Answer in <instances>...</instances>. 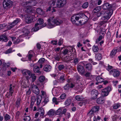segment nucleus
Segmentation results:
<instances>
[{
  "mask_svg": "<svg viewBox=\"0 0 121 121\" xmlns=\"http://www.w3.org/2000/svg\"><path fill=\"white\" fill-rule=\"evenodd\" d=\"M48 24L50 26L59 25L63 22L61 19L59 18H55L54 17H50L48 19Z\"/></svg>",
  "mask_w": 121,
  "mask_h": 121,
  "instance_id": "1",
  "label": "nucleus"
},
{
  "mask_svg": "<svg viewBox=\"0 0 121 121\" xmlns=\"http://www.w3.org/2000/svg\"><path fill=\"white\" fill-rule=\"evenodd\" d=\"M43 22V19L39 18L37 21V23L35 24V27L33 28L32 31H37L39 29L45 26L46 25V24L44 23L42 25Z\"/></svg>",
  "mask_w": 121,
  "mask_h": 121,
  "instance_id": "2",
  "label": "nucleus"
},
{
  "mask_svg": "<svg viewBox=\"0 0 121 121\" xmlns=\"http://www.w3.org/2000/svg\"><path fill=\"white\" fill-rule=\"evenodd\" d=\"M35 14L34 13H32L31 12L30 13H28L25 15V21L28 23H30L33 21V19L35 17Z\"/></svg>",
  "mask_w": 121,
  "mask_h": 121,
  "instance_id": "3",
  "label": "nucleus"
},
{
  "mask_svg": "<svg viewBox=\"0 0 121 121\" xmlns=\"http://www.w3.org/2000/svg\"><path fill=\"white\" fill-rule=\"evenodd\" d=\"M13 4V1L10 0H4L3 3L4 8L8 9L11 7Z\"/></svg>",
  "mask_w": 121,
  "mask_h": 121,
  "instance_id": "4",
  "label": "nucleus"
},
{
  "mask_svg": "<svg viewBox=\"0 0 121 121\" xmlns=\"http://www.w3.org/2000/svg\"><path fill=\"white\" fill-rule=\"evenodd\" d=\"M113 13V10L112 9L108 10L105 13V15L101 18V19L103 20L106 19L107 20L109 19Z\"/></svg>",
  "mask_w": 121,
  "mask_h": 121,
  "instance_id": "5",
  "label": "nucleus"
},
{
  "mask_svg": "<svg viewBox=\"0 0 121 121\" xmlns=\"http://www.w3.org/2000/svg\"><path fill=\"white\" fill-rule=\"evenodd\" d=\"M73 48L71 46L68 47L67 48L63 50L62 52L63 54L65 55L67 54L68 55H71L72 54V52L73 51Z\"/></svg>",
  "mask_w": 121,
  "mask_h": 121,
  "instance_id": "6",
  "label": "nucleus"
},
{
  "mask_svg": "<svg viewBox=\"0 0 121 121\" xmlns=\"http://www.w3.org/2000/svg\"><path fill=\"white\" fill-rule=\"evenodd\" d=\"M22 71L24 76L27 79L29 80V77H30V76L31 73V72L27 69H23Z\"/></svg>",
  "mask_w": 121,
  "mask_h": 121,
  "instance_id": "7",
  "label": "nucleus"
},
{
  "mask_svg": "<svg viewBox=\"0 0 121 121\" xmlns=\"http://www.w3.org/2000/svg\"><path fill=\"white\" fill-rule=\"evenodd\" d=\"M120 72L117 69H112L109 72L110 74L112 75L115 78L118 77L120 74Z\"/></svg>",
  "mask_w": 121,
  "mask_h": 121,
  "instance_id": "8",
  "label": "nucleus"
},
{
  "mask_svg": "<svg viewBox=\"0 0 121 121\" xmlns=\"http://www.w3.org/2000/svg\"><path fill=\"white\" fill-rule=\"evenodd\" d=\"M99 94L98 91L96 90H93L91 91V95L92 98L93 99H96Z\"/></svg>",
  "mask_w": 121,
  "mask_h": 121,
  "instance_id": "9",
  "label": "nucleus"
},
{
  "mask_svg": "<svg viewBox=\"0 0 121 121\" xmlns=\"http://www.w3.org/2000/svg\"><path fill=\"white\" fill-rule=\"evenodd\" d=\"M111 90V88L109 86H108L107 87L103 89L102 90L103 95L104 96H107Z\"/></svg>",
  "mask_w": 121,
  "mask_h": 121,
  "instance_id": "10",
  "label": "nucleus"
},
{
  "mask_svg": "<svg viewBox=\"0 0 121 121\" xmlns=\"http://www.w3.org/2000/svg\"><path fill=\"white\" fill-rule=\"evenodd\" d=\"M31 88L32 92L35 94L38 95L39 93V90L37 86L35 85H32Z\"/></svg>",
  "mask_w": 121,
  "mask_h": 121,
  "instance_id": "11",
  "label": "nucleus"
},
{
  "mask_svg": "<svg viewBox=\"0 0 121 121\" xmlns=\"http://www.w3.org/2000/svg\"><path fill=\"white\" fill-rule=\"evenodd\" d=\"M34 3V1L32 0L28 1V2H24L22 3V5L24 7H28L34 6V5L32 3Z\"/></svg>",
  "mask_w": 121,
  "mask_h": 121,
  "instance_id": "12",
  "label": "nucleus"
},
{
  "mask_svg": "<svg viewBox=\"0 0 121 121\" xmlns=\"http://www.w3.org/2000/svg\"><path fill=\"white\" fill-rule=\"evenodd\" d=\"M73 55H68L67 56H64L63 57V59L64 61L65 62H67L71 60H72L73 59Z\"/></svg>",
  "mask_w": 121,
  "mask_h": 121,
  "instance_id": "13",
  "label": "nucleus"
},
{
  "mask_svg": "<svg viewBox=\"0 0 121 121\" xmlns=\"http://www.w3.org/2000/svg\"><path fill=\"white\" fill-rule=\"evenodd\" d=\"M77 69L78 71L82 74H83L85 72V69L83 67L80 65H78L77 66Z\"/></svg>",
  "mask_w": 121,
  "mask_h": 121,
  "instance_id": "14",
  "label": "nucleus"
},
{
  "mask_svg": "<svg viewBox=\"0 0 121 121\" xmlns=\"http://www.w3.org/2000/svg\"><path fill=\"white\" fill-rule=\"evenodd\" d=\"M102 8L104 10L108 9V10H109L112 9L111 5L108 3H104L103 6Z\"/></svg>",
  "mask_w": 121,
  "mask_h": 121,
  "instance_id": "15",
  "label": "nucleus"
},
{
  "mask_svg": "<svg viewBox=\"0 0 121 121\" xmlns=\"http://www.w3.org/2000/svg\"><path fill=\"white\" fill-rule=\"evenodd\" d=\"M74 86V84L70 83H68L64 86V89L66 90H68L70 88H72Z\"/></svg>",
  "mask_w": 121,
  "mask_h": 121,
  "instance_id": "16",
  "label": "nucleus"
},
{
  "mask_svg": "<svg viewBox=\"0 0 121 121\" xmlns=\"http://www.w3.org/2000/svg\"><path fill=\"white\" fill-rule=\"evenodd\" d=\"M52 67L50 65H46L43 68V70L46 72H48L52 69Z\"/></svg>",
  "mask_w": 121,
  "mask_h": 121,
  "instance_id": "17",
  "label": "nucleus"
},
{
  "mask_svg": "<svg viewBox=\"0 0 121 121\" xmlns=\"http://www.w3.org/2000/svg\"><path fill=\"white\" fill-rule=\"evenodd\" d=\"M36 98L34 96H32L31 98V102L30 104V108L31 109L33 108V106L34 105V103L36 100Z\"/></svg>",
  "mask_w": 121,
  "mask_h": 121,
  "instance_id": "18",
  "label": "nucleus"
},
{
  "mask_svg": "<svg viewBox=\"0 0 121 121\" xmlns=\"http://www.w3.org/2000/svg\"><path fill=\"white\" fill-rule=\"evenodd\" d=\"M76 89L78 92L81 93L82 91V85H79L78 84H76Z\"/></svg>",
  "mask_w": 121,
  "mask_h": 121,
  "instance_id": "19",
  "label": "nucleus"
},
{
  "mask_svg": "<svg viewBox=\"0 0 121 121\" xmlns=\"http://www.w3.org/2000/svg\"><path fill=\"white\" fill-rule=\"evenodd\" d=\"M79 17L75 15L72 16L71 17V20L73 23H74L76 21H77L79 20Z\"/></svg>",
  "mask_w": 121,
  "mask_h": 121,
  "instance_id": "20",
  "label": "nucleus"
},
{
  "mask_svg": "<svg viewBox=\"0 0 121 121\" xmlns=\"http://www.w3.org/2000/svg\"><path fill=\"white\" fill-rule=\"evenodd\" d=\"M39 67L38 66H35L33 69V71L34 72L39 74H40L41 73V72L39 71Z\"/></svg>",
  "mask_w": 121,
  "mask_h": 121,
  "instance_id": "21",
  "label": "nucleus"
},
{
  "mask_svg": "<svg viewBox=\"0 0 121 121\" xmlns=\"http://www.w3.org/2000/svg\"><path fill=\"white\" fill-rule=\"evenodd\" d=\"M30 77L29 79L31 80L32 82L35 81L36 79V76L34 73H31Z\"/></svg>",
  "mask_w": 121,
  "mask_h": 121,
  "instance_id": "22",
  "label": "nucleus"
},
{
  "mask_svg": "<svg viewBox=\"0 0 121 121\" xmlns=\"http://www.w3.org/2000/svg\"><path fill=\"white\" fill-rule=\"evenodd\" d=\"M104 98L102 97H100L97 99L96 102L97 104H100L104 102Z\"/></svg>",
  "mask_w": 121,
  "mask_h": 121,
  "instance_id": "23",
  "label": "nucleus"
},
{
  "mask_svg": "<svg viewBox=\"0 0 121 121\" xmlns=\"http://www.w3.org/2000/svg\"><path fill=\"white\" fill-rule=\"evenodd\" d=\"M86 68L88 70L91 71L92 69V64L90 63L86 64L85 65Z\"/></svg>",
  "mask_w": 121,
  "mask_h": 121,
  "instance_id": "24",
  "label": "nucleus"
},
{
  "mask_svg": "<svg viewBox=\"0 0 121 121\" xmlns=\"http://www.w3.org/2000/svg\"><path fill=\"white\" fill-rule=\"evenodd\" d=\"M77 15H79L80 17L82 18H85L86 20V21H87L88 20V18L87 16L85 15L83 13L79 12L78 14Z\"/></svg>",
  "mask_w": 121,
  "mask_h": 121,
  "instance_id": "25",
  "label": "nucleus"
},
{
  "mask_svg": "<svg viewBox=\"0 0 121 121\" xmlns=\"http://www.w3.org/2000/svg\"><path fill=\"white\" fill-rule=\"evenodd\" d=\"M102 55L100 53H96L95 55V58L97 60H100L102 58Z\"/></svg>",
  "mask_w": 121,
  "mask_h": 121,
  "instance_id": "26",
  "label": "nucleus"
},
{
  "mask_svg": "<svg viewBox=\"0 0 121 121\" xmlns=\"http://www.w3.org/2000/svg\"><path fill=\"white\" fill-rule=\"evenodd\" d=\"M96 81L99 83L102 82L104 80L103 79L99 76H97L96 78Z\"/></svg>",
  "mask_w": 121,
  "mask_h": 121,
  "instance_id": "27",
  "label": "nucleus"
},
{
  "mask_svg": "<svg viewBox=\"0 0 121 121\" xmlns=\"http://www.w3.org/2000/svg\"><path fill=\"white\" fill-rule=\"evenodd\" d=\"M101 6H98L96 7L93 10V12L94 13H97L99 12L101 9Z\"/></svg>",
  "mask_w": 121,
  "mask_h": 121,
  "instance_id": "28",
  "label": "nucleus"
},
{
  "mask_svg": "<svg viewBox=\"0 0 121 121\" xmlns=\"http://www.w3.org/2000/svg\"><path fill=\"white\" fill-rule=\"evenodd\" d=\"M36 11L38 14L40 15H43L44 14V12L43 10L39 8L37 9H36Z\"/></svg>",
  "mask_w": 121,
  "mask_h": 121,
  "instance_id": "29",
  "label": "nucleus"
},
{
  "mask_svg": "<svg viewBox=\"0 0 121 121\" xmlns=\"http://www.w3.org/2000/svg\"><path fill=\"white\" fill-rule=\"evenodd\" d=\"M39 112L40 113V115L41 116L44 115L45 113L42 107H40V108H39Z\"/></svg>",
  "mask_w": 121,
  "mask_h": 121,
  "instance_id": "30",
  "label": "nucleus"
},
{
  "mask_svg": "<svg viewBox=\"0 0 121 121\" xmlns=\"http://www.w3.org/2000/svg\"><path fill=\"white\" fill-rule=\"evenodd\" d=\"M117 51L116 49L112 50L110 54V57L112 58L114 56H115Z\"/></svg>",
  "mask_w": 121,
  "mask_h": 121,
  "instance_id": "31",
  "label": "nucleus"
},
{
  "mask_svg": "<svg viewBox=\"0 0 121 121\" xmlns=\"http://www.w3.org/2000/svg\"><path fill=\"white\" fill-rule=\"evenodd\" d=\"M91 109L94 112H95L99 111V106H94Z\"/></svg>",
  "mask_w": 121,
  "mask_h": 121,
  "instance_id": "32",
  "label": "nucleus"
},
{
  "mask_svg": "<svg viewBox=\"0 0 121 121\" xmlns=\"http://www.w3.org/2000/svg\"><path fill=\"white\" fill-rule=\"evenodd\" d=\"M60 2L61 8L65 6L66 3V0H60Z\"/></svg>",
  "mask_w": 121,
  "mask_h": 121,
  "instance_id": "33",
  "label": "nucleus"
},
{
  "mask_svg": "<svg viewBox=\"0 0 121 121\" xmlns=\"http://www.w3.org/2000/svg\"><path fill=\"white\" fill-rule=\"evenodd\" d=\"M14 26V25L12 23L9 24L7 25V24L6 28L8 30H9Z\"/></svg>",
  "mask_w": 121,
  "mask_h": 121,
  "instance_id": "34",
  "label": "nucleus"
},
{
  "mask_svg": "<svg viewBox=\"0 0 121 121\" xmlns=\"http://www.w3.org/2000/svg\"><path fill=\"white\" fill-rule=\"evenodd\" d=\"M62 109L61 108H59L56 111V114L57 115H59L61 116L62 115Z\"/></svg>",
  "mask_w": 121,
  "mask_h": 121,
  "instance_id": "35",
  "label": "nucleus"
},
{
  "mask_svg": "<svg viewBox=\"0 0 121 121\" xmlns=\"http://www.w3.org/2000/svg\"><path fill=\"white\" fill-rule=\"evenodd\" d=\"M41 99L42 98L40 96H38L37 100V105H39L41 102Z\"/></svg>",
  "mask_w": 121,
  "mask_h": 121,
  "instance_id": "36",
  "label": "nucleus"
},
{
  "mask_svg": "<svg viewBox=\"0 0 121 121\" xmlns=\"http://www.w3.org/2000/svg\"><path fill=\"white\" fill-rule=\"evenodd\" d=\"M21 100V99L19 98L17 99L16 102V106L17 108H18L19 107Z\"/></svg>",
  "mask_w": 121,
  "mask_h": 121,
  "instance_id": "37",
  "label": "nucleus"
},
{
  "mask_svg": "<svg viewBox=\"0 0 121 121\" xmlns=\"http://www.w3.org/2000/svg\"><path fill=\"white\" fill-rule=\"evenodd\" d=\"M15 86H13L12 84H10V85L9 88V91L10 92H14V89Z\"/></svg>",
  "mask_w": 121,
  "mask_h": 121,
  "instance_id": "38",
  "label": "nucleus"
},
{
  "mask_svg": "<svg viewBox=\"0 0 121 121\" xmlns=\"http://www.w3.org/2000/svg\"><path fill=\"white\" fill-rule=\"evenodd\" d=\"M71 103V100L68 99L66 100L65 102V104L67 106H69L70 105Z\"/></svg>",
  "mask_w": 121,
  "mask_h": 121,
  "instance_id": "39",
  "label": "nucleus"
},
{
  "mask_svg": "<svg viewBox=\"0 0 121 121\" xmlns=\"http://www.w3.org/2000/svg\"><path fill=\"white\" fill-rule=\"evenodd\" d=\"M55 113L54 111L53 110H51L48 112V114L49 116H52Z\"/></svg>",
  "mask_w": 121,
  "mask_h": 121,
  "instance_id": "40",
  "label": "nucleus"
},
{
  "mask_svg": "<svg viewBox=\"0 0 121 121\" xmlns=\"http://www.w3.org/2000/svg\"><path fill=\"white\" fill-rule=\"evenodd\" d=\"M56 2V0H53L49 2V4L51 5V6L52 7L55 5Z\"/></svg>",
  "mask_w": 121,
  "mask_h": 121,
  "instance_id": "41",
  "label": "nucleus"
},
{
  "mask_svg": "<svg viewBox=\"0 0 121 121\" xmlns=\"http://www.w3.org/2000/svg\"><path fill=\"white\" fill-rule=\"evenodd\" d=\"M20 21V20L19 19L17 18L12 23L15 26L16 24Z\"/></svg>",
  "mask_w": 121,
  "mask_h": 121,
  "instance_id": "42",
  "label": "nucleus"
},
{
  "mask_svg": "<svg viewBox=\"0 0 121 121\" xmlns=\"http://www.w3.org/2000/svg\"><path fill=\"white\" fill-rule=\"evenodd\" d=\"M93 51L94 52H97L99 50L97 46H94L92 48Z\"/></svg>",
  "mask_w": 121,
  "mask_h": 121,
  "instance_id": "43",
  "label": "nucleus"
},
{
  "mask_svg": "<svg viewBox=\"0 0 121 121\" xmlns=\"http://www.w3.org/2000/svg\"><path fill=\"white\" fill-rule=\"evenodd\" d=\"M58 89L57 88H56L55 89H54L52 90V92L56 95H58L59 94V92L58 90Z\"/></svg>",
  "mask_w": 121,
  "mask_h": 121,
  "instance_id": "44",
  "label": "nucleus"
},
{
  "mask_svg": "<svg viewBox=\"0 0 121 121\" xmlns=\"http://www.w3.org/2000/svg\"><path fill=\"white\" fill-rule=\"evenodd\" d=\"M80 60L79 59L76 58L74 59L73 61V63L76 65L77 64L79 61Z\"/></svg>",
  "mask_w": 121,
  "mask_h": 121,
  "instance_id": "45",
  "label": "nucleus"
},
{
  "mask_svg": "<svg viewBox=\"0 0 121 121\" xmlns=\"http://www.w3.org/2000/svg\"><path fill=\"white\" fill-rule=\"evenodd\" d=\"M65 80L64 76L63 75L61 76L60 78V82L63 83Z\"/></svg>",
  "mask_w": 121,
  "mask_h": 121,
  "instance_id": "46",
  "label": "nucleus"
},
{
  "mask_svg": "<svg viewBox=\"0 0 121 121\" xmlns=\"http://www.w3.org/2000/svg\"><path fill=\"white\" fill-rule=\"evenodd\" d=\"M120 104L119 103L115 104L113 105V108L114 109H117L120 107Z\"/></svg>",
  "mask_w": 121,
  "mask_h": 121,
  "instance_id": "47",
  "label": "nucleus"
},
{
  "mask_svg": "<svg viewBox=\"0 0 121 121\" xmlns=\"http://www.w3.org/2000/svg\"><path fill=\"white\" fill-rule=\"evenodd\" d=\"M88 2H85L83 4L82 7L83 8H86L88 6Z\"/></svg>",
  "mask_w": 121,
  "mask_h": 121,
  "instance_id": "48",
  "label": "nucleus"
},
{
  "mask_svg": "<svg viewBox=\"0 0 121 121\" xmlns=\"http://www.w3.org/2000/svg\"><path fill=\"white\" fill-rule=\"evenodd\" d=\"M30 119V118L29 116H27L24 117L23 120L25 121H29Z\"/></svg>",
  "mask_w": 121,
  "mask_h": 121,
  "instance_id": "49",
  "label": "nucleus"
},
{
  "mask_svg": "<svg viewBox=\"0 0 121 121\" xmlns=\"http://www.w3.org/2000/svg\"><path fill=\"white\" fill-rule=\"evenodd\" d=\"M75 98L76 100L78 101H80L82 100V97L79 95L76 96Z\"/></svg>",
  "mask_w": 121,
  "mask_h": 121,
  "instance_id": "50",
  "label": "nucleus"
},
{
  "mask_svg": "<svg viewBox=\"0 0 121 121\" xmlns=\"http://www.w3.org/2000/svg\"><path fill=\"white\" fill-rule=\"evenodd\" d=\"M45 77L43 76H41L39 78V80L40 82H43L45 80Z\"/></svg>",
  "mask_w": 121,
  "mask_h": 121,
  "instance_id": "51",
  "label": "nucleus"
},
{
  "mask_svg": "<svg viewBox=\"0 0 121 121\" xmlns=\"http://www.w3.org/2000/svg\"><path fill=\"white\" fill-rule=\"evenodd\" d=\"M7 24L5 23L0 24V30L6 27Z\"/></svg>",
  "mask_w": 121,
  "mask_h": 121,
  "instance_id": "52",
  "label": "nucleus"
},
{
  "mask_svg": "<svg viewBox=\"0 0 121 121\" xmlns=\"http://www.w3.org/2000/svg\"><path fill=\"white\" fill-rule=\"evenodd\" d=\"M13 93L12 92H10L9 91V93L7 92L5 95L6 96L7 98H9L10 97V96H12V94Z\"/></svg>",
  "mask_w": 121,
  "mask_h": 121,
  "instance_id": "53",
  "label": "nucleus"
},
{
  "mask_svg": "<svg viewBox=\"0 0 121 121\" xmlns=\"http://www.w3.org/2000/svg\"><path fill=\"white\" fill-rule=\"evenodd\" d=\"M60 0H57L56 2V7L60 8H61V5H60Z\"/></svg>",
  "mask_w": 121,
  "mask_h": 121,
  "instance_id": "54",
  "label": "nucleus"
},
{
  "mask_svg": "<svg viewBox=\"0 0 121 121\" xmlns=\"http://www.w3.org/2000/svg\"><path fill=\"white\" fill-rule=\"evenodd\" d=\"M3 37V39L2 40L3 41L5 42H6L8 40V39L7 38L6 36L5 35H2Z\"/></svg>",
  "mask_w": 121,
  "mask_h": 121,
  "instance_id": "55",
  "label": "nucleus"
},
{
  "mask_svg": "<svg viewBox=\"0 0 121 121\" xmlns=\"http://www.w3.org/2000/svg\"><path fill=\"white\" fill-rule=\"evenodd\" d=\"M65 68V66L63 65H59L58 68L60 70H61Z\"/></svg>",
  "mask_w": 121,
  "mask_h": 121,
  "instance_id": "56",
  "label": "nucleus"
},
{
  "mask_svg": "<svg viewBox=\"0 0 121 121\" xmlns=\"http://www.w3.org/2000/svg\"><path fill=\"white\" fill-rule=\"evenodd\" d=\"M4 118L6 121H7L10 119V117L9 115L6 114L4 116Z\"/></svg>",
  "mask_w": 121,
  "mask_h": 121,
  "instance_id": "57",
  "label": "nucleus"
},
{
  "mask_svg": "<svg viewBox=\"0 0 121 121\" xmlns=\"http://www.w3.org/2000/svg\"><path fill=\"white\" fill-rule=\"evenodd\" d=\"M66 95L65 94H62L60 96L59 98L60 99H65L66 97Z\"/></svg>",
  "mask_w": 121,
  "mask_h": 121,
  "instance_id": "58",
  "label": "nucleus"
},
{
  "mask_svg": "<svg viewBox=\"0 0 121 121\" xmlns=\"http://www.w3.org/2000/svg\"><path fill=\"white\" fill-rule=\"evenodd\" d=\"M30 52H32L31 51H30L29 52V54L28 56V58L29 60L30 61L31 60V58L33 57V56L32 54H30Z\"/></svg>",
  "mask_w": 121,
  "mask_h": 121,
  "instance_id": "59",
  "label": "nucleus"
},
{
  "mask_svg": "<svg viewBox=\"0 0 121 121\" xmlns=\"http://www.w3.org/2000/svg\"><path fill=\"white\" fill-rule=\"evenodd\" d=\"M86 103V102L85 101H82L79 103L78 105L79 106H81L83 105H85Z\"/></svg>",
  "mask_w": 121,
  "mask_h": 121,
  "instance_id": "60",
  "label": "nucleus"
},
{
  "mask_svg": "<svg viewBox=\"0 0 121 121\" xmlns=\"http://www.w3.org/2000/svg\"><path fill=\"white\" fill-rule=\"evenodd\" d=\"M45 60V59L43 58H41L38 61L39 63L43 64L44 63Z\"/></svg>",
  "mask_w": 121,
  "mask_h": 121,
  "instance_id": "61",
  "label": "nucleus"
},
{
  "mask_svg": "<svg viewBox=\"0 0 121 121\" xmlns=\"http://www.w3.org/2000/svg\"><path fill=\"white\" fill-rule=\"evenodd\" d=\"M107 21V20H103L102 21H100L99 23V25L100 26L103 25L104 24L106 23Z\"/></svg>",
  "mask_w": 121,
  "mask_h": 121,
  "instance_id": "62",
  "label": "nucleus"
},
{
  "mask_svg": "<svg viewBox=\"0 0 121 121\" xmlns=\"http://www.w3.org/2000/svg\"><path fill=\"white\" fill-rule=\"evenodd\" d=\"M107 38L108 39H109L111 36V33L110 32L108 31L107 33Z\"/></svg>",
  "mask_w": 121,
  "mask_h": 121,
  "instance_id": "63",
  "label": "nucleus"
},
{
  "mask_svg": "<svg viewBox=\"0 0 121 121\" xmlns=\"http://www.w3.org/2000/svg\"><path fill=\"white\" fill-rule=\"evenodd\" d=\"M23 33H24V34L26 35H28L30 33V31L27 29H26L23 31Z\"/></svg>",
  "mask_w": 121,
  "mask_h": 121,
  "instance_id": "64",
  "label": "nucleus"
}]
</instances>
